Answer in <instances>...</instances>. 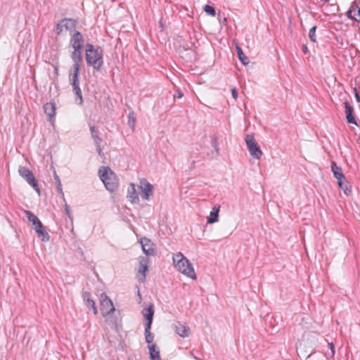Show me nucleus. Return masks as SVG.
Listing matches in <instances>:
<instances>
[{"label": "nucleus", "mask_w": 360, "mask_h": 360, "mask_svg": "<svg viewBox=\"0 0 360 360\" xmlns=\"http://www.w3.org/2000/svg\"><path fill=\"white\" fill-rule=\"evenodd\" d=\"M85 58L88 65L93 66L94 70L100 71L103 64V50L101 47H95L91 44H86Z\"/></svg>", "instance_id": "1"}, {"label": "nucleus", "mask_w": 360, "mask_h": 360, "mask_svg": "<svg viewBox=\"0 0 360 360\" xmlns=\"http://www.w3.org/2000/svg\"><path fill=\"white\" fill-rule=\"evenodd\" d=\"M172 260L174 266L179 272L192 279H196V274L193 265L181 252H177L174 255Z\"/></svg>", "instance_id": "2"}, {"label": "nucleus", "mask_w": 360, "mask_h": 360, "mask_svg": "<svg viewBox=\"0 0 360 360\" xmlns=\"http://www.w3.org/2000/svg\"><path fill=\"white\" fill-rule=\"evenodd\" d=\"M98 174L107 190L113 192L117 188L118 180L109 167H101L98 169Z\"/></svg>", "instance_id": "3"}, {"label": "nucleus", "mask_w": 360, "mask_h": 360, "mask_svg": "<svg viewBox=\"0 0 360 360\" xmlns=\"http://www.w3.org/2000/svg\"><path fill=\"white\" fill-rule=\"evenodd\" d=\"M84 39L82 34L77 30L70 32V44L73 49L70 57L75 58H82V50L84 46Z\"/></svg>", "instance_id": "4"}, {"label": "nucleus", "mask_w": 360, "mask_h": 360, "mask_svg": "<svg viewBox=\"0 0 360 360\" xmlns=\"http://www.w3.org/2000/svg\"><path fill=\"white\" fill-rule=\"evenodd\" d=\"M25 213L28 220L32 223L33 229L37 234V236L42 241H49L50 238L49 235L44 229V227L39 218L30 210H25Z\"/></svg>", "instance_id": "5"}, {"label": "nucleus", "mask_w": 360, "mask_h": 360, "mask_svg": "<svg viewBox=\"0 0 360 360\" xmlns=\"http://www.w3.org/2000/svg\"><path fill=\"white\" fill-rule=\"evenodd\" d=\"M245 141L251 156L257 160L260 159L263 155V153L259 146L257 145L254 135L252 134H247L245 136Z\"/></svg>", "instance_id": "6"}, {"label": "nucleus", "mask_w": 360, "mask_h": 360, "mask_svg": "<svg viewBox=\"0 0 360 360\" xmlns=\"http://www.w3.org/2000/svg\"><path fill=\"white\" fill-rule=\"evenodd\" d=\"M101 311L103 316H108L115 311V309L112 300L105 293L101 295Z\"/></svg>", "instance_id": "7"}, {"label": "nucleus", "mask_w": 360, "mask_h": 360, "mask_svg": "<svg viewBox=\"0 0 360 360\" xmlns=\"http://www.w3.org/2000/svg\"><path fill=\"white\" fill-rule=\"evenodd\" d=\"M19 174L26 180V181L34 188V189L39 193L38 188V184L35 179L33 173L29 169L25 167L20 166L18 169Z\"/></svg>", "instance_id": "8"}, {"label": "nucleus", "mask_w": 360, "mask_h": 360, "mask_svg": "<svg viewBox=\"0 0 360 360\" xmlns=\"http://www.w3.org/2000/svg\"><path fill=\"white\" fill-rule=\"evenodd\" d=\"M138 186L141 191L142 198L146 200H149L153 194V186L146 179H141Z\"/></svg>", "instance_id": "9"}, {"label": "nucleus", "mask_w": 360, "mask_h": 360, "mask_svg": "<svg viewBox=\"0 0 360 360\" xmlns=\"http://www.w3.org/2000/svg\"><path fill=\"white\" fill-rule=\"evenodd\" d=\"M148 259L145 257H140L139 261V274L137 279L139 282L144 283L146 281V273L148 269Z\"/></svg>", "instance_id": "10"}, {"label": "nucleus", "mask_w": 360, "mask_h": 360, "mask_svg": "<svg viewBox=\"0 0 360 360\" xmlns=\"http://www.w3.org/2000/svg\"><path fill=\"white\" fill-rule=\"evenodd\" d=\"M73 61L72 67L69 70V80L70 79H79L80 72V64L82 58H71Z\"/></svg>", "instance_id": "11"}, {"label": "nucleus", "mask_w": 360, "mask_h": 360, "mask_svg": "<svg viewBox=\"0 0 360 360\" xmlns=\"http://www.w3.org/2000/svg\"><path fill=\"white\" fill-rule=\"evenodd\" d=\"M143 252L147 256H153L155 255V249L153 248V243L152 241L147 238H142L140 240Z\"/></svg>", "instance_id": "12"}, {"label": "nucleus", "mask_w": 360, "mask_h": 360, "mask_svg": "<svg viewBox=\"0 0 360 360\" xmlns=\"http://www.w3.org/2000/svg\"><path fill=\"white\" fill-rule=\"evenodd\" d=\"M173 328L175 330L176 333L182 338L188 337L191 333L189 327L181 323L180 322L174 323L173 325Z\"/></svg>", "instance_id": "13"}, {"label": "nucleus", "mask_w": 360, "mask_h": 360, "mask_svg": "<svg viewBox=\"0 0 360 360\" xmlns=\"http://www.w3.org/2000/svg\"><path fill=\"white\" fill-rule=\"evenodd\" d=\"M44 111L50 122H53L56 114V104L53 102L46 103L44 105Z\"/></svg>", "instance_id": "14"}, {"label": "nucleus", "mask_w": 360, "mask_h": 360, "mask_svg": "<svg viewBox=\"0 0 360 360\" xmlns=\"http://www.w3.org/2000/svg\"><path fill=\"white\" fill-rule=\"evenodd\" d=\"M345 108L346 120L349 124L357 125L355 117L353 115L354 108L351 106L347 101L344 103Z\"/></svg>", "instance_id": "15"}, {"label": "nucleus", "mask_w": 360, "mask_h": 360, "mask_svg": "<svg viewBox=\"0 0 360 360\" xmlns=\"http://www.w3.org/2000/svg\"><path fill=\"white\" fill-rule=\"evenodd\" d=\"M70 83L72 87V91L75 92L77 99H79V104L83 103L82 93L79 87V79H70Z\"/></svg>", "instance_id": "16"}, {"label": "nucleus", "mask_w": 360, "mask_h": 360, "mask_svg": "<svg viewBox=\"0 0 360 360\" xmlns=\"http://www.w3.org/2000/svg\"><path fill=\"white\" fill-rule=\"evenodd\" d=\"M127 198L131 203H138L139 202V195L134 183L130 184L128 188Z\"/></svg>", "instance_id": "17"}, {"label": "nucleus", "mask_w": 360, "mask_h": 360, "mask_svg": "<svg viewBox=\"0 0 360 360\" xmlns=\"http://www.w3.org/2000/svg\"><path fill=\"white\" fill-rule=\"evenodd\" d=\"M220 210V205H215L213 207L212 211L210 212V216L207 218L208 224H214L219 221V212Z\"/></svg>", "instance_id": "18"}, {"label": "nucleus", "mask_w": 360, "mask_h": 360, "mask_svg": "<svg viewBox=\"0 0 360 360\" xmlns=\"http://www.w3.org/2000/svg\"><path fill=\"white\" fill-rule=\"evenodd\" d=\"M331 170L333 172V176L338 181L345 179V177L342 173V168L338 166L335 162H331Z\"/></svg>", "instance_id": "19"}, {"label": "nucleus", "mask_w": 360, "mask_h": 360, "mask_svg": "<svg viewBox=\"0 0 360 360\" xmlns=\"http://www.w3.org/2000/svg\"><path fill=\"white\" fill-rule=\"evenodd\" d=\"M149 349L150 358L151 360H161L160 355V350L157 347L156 345H148Z\"/></svg>", "instance_id": "20"}, {"label": "nucleus", "mask_w": 360, "mask_h": 360, "mask_svg": "<svg viewBox=\"0 0 360 360\" xmlns=\"http://www.w3.org/2000/svg\"><path fill=\"white\" fill-rule=\"evenodd\" d=\"M63 25V30H70V32L75 30L76 21L70 18H64L62 20Z\"/></svg>", "instance_id": "21"}, {"label": "nucleus", "mask_w": 360, "mask_h": 360, "mask_svg": "<svg viewBox=\"0 0 360 360\" xmlns=\"http://www.w3.org/2000/svg\"><path fill=\"white\" fill-rule=\"evenodd\" d=\"M142 314L146 321L153 320L154 316L153 304H150L147 308H144L142 311Z\"/></svg>", "instance_id": "22"}, {"label": "nucleus", "mask_w": 360, "mask_h": 360, "mask_svg": "<svg viewBox=\"0 0 360 360\" xmlns=\"http://www.w3.org/2000/svg\"><path fill=\"white\" fill-rule=\"evenodd\" d=\"M338 184L339 188L340 189L343 190L344 193L347 195H349L351 193L352 191L350 188H349L348 182L345 179L338 180Z\"/></svg>", "instance_id": "23"}, {"label": "nucleus", "mask_w": 360, "mask_h": 360, "mask_svg": "<svg viewBox=\"0 0 360 360\" xmlns=\"http://www.w3.org/2000/svg\"><path fill=\"white\" fill-rule=\"evenodd\" d=\"M352 10H354V12L356 13L354 15H357L355 20L360 22V1L355 0L352 3Z\"/></svg>", "instance_id": "24"}, {"label": "nucleus", "mask_w": 360, "mask_h": 360, "mask_svg": "<svg viewBox=\"0 0 360 360\" xmlns=\"http://www.w3.org/2000/svg\"><path fill=\"white\" fill-rule=\"evenodd\" d=\"M236 51L238 56L241 61V63L246 65L249 63V59L243 53V50L239 46H236Z\"/></svg>", "instance_id": "25"}, {"label": "nucleus", "mask_w": 360, "mask_h": 360, "mask_svg": "<svg viewBox=\"0 0 360 360\" xmlns=\"http://www.w3.org/2000/svg\"><path fill=\"white\" fill-rule=\"evenodd\" d=\"M211 145L214 148L217 155H219V143L217 141V137L216 135H214L212 136Z\"/></svg>", "instance_id": "26"}, {"label": "nucleus", "mask_w": 360, "mask_h": 360, "mask_svg": "<svg viewBox=\"0 0 360 360\" xmlns=\"http://www.w3.org/2000/svg\"><path fill=\"white\" fill-rule=\"evenodd\" d=\"M94 144L96 146V150H97L98 154L100 156H102L103 155V153H102V149H101V142H102V139L100 137L95 138V139H94Z\"/></svg>", "instance_id": "27"}, {"label": "nucleus", "mask_w": 360, "mask_h": 360, "mask_svg": "<svg viewBox=\"0 0 360 360\" xmlns=\"http://www.w3.org/2000/svg\"><path fill=\"white\" fill-rule=\"evenodd\" d=\"M53 177H54V180H55V182L56 184V186H57V190H58V193H60V194H63V188H62V184H61V181H60V177L56 173V172H54Z\"/></svg>", "instance_id": "28"}, {"label": "nucleus", "mask_w": 360, "mask_h": 360, "mask_svg": "<svg viewBox=\"0 0 360 360\" xmlns=\"http://www.w3.org/2000/svg\"><path fill=\"white\" fill-rule=\"evenodd\" d=\"M204 11L209 15L215 16V15H216V11H215L214 8L210 5H206L204 8Z\"/></svg>", "instance_id": "29"}, {"label": "nucleus", "mask_w": 360, "mask_h": 360, "mask_svg": "<svg viewBox=\"0 0 360 360\" xmlns=\"http://www.w3.org/2000/svg\"><path fill=\"white\" fill-rule=\"evenodd\" d=\"M85 303H86V307L88 308L93 309L94 314L95 315L97 314L98 310H97V308L96 307L95 302H94V301L92 299H91L90 300L87 301Z\"/></svg>", "instance_id": "30"}, {"label": "nucleus", "mask_w": 360, "mask_h": 360, "mask_svg": "<svg viewBox=\"0 0 360 360\" xmlns=\"http://www.w3.org/2000/svg\"><path fill=\"white\" fill-rule=\"evenodd\" d=\"M316 30V26L314 25L309 31V37L312 42L316 41V34H315Z\"/></svg>", "instance_id": "31"}, {"label": "nucleus", "mask_w": 360, "mask_h": 360, "mask_svg": "<svg viewBox=\"0 0 360 360\" xmlns=\"http://www.w3.org/2000/svg\"><path fill=\"white\" fill-rule=\"evenodd\" d=\"M154 335L151 333V332L145 333V339L146 342L148 343V345H153L152 342L153 340Z\"/></svg>", "instance_id": "32"}, {"label": "nucleus", "mask_w": 360, "mask_h": 360, "mask_svg": "<svg viewBox=\"0 0 360 360\" xmlns=\"http://www.w3.org/2000/svg\"><path fill=\"white\" fill-rule=\"evenodd\" d=\"M90 131L93 139L99 137V131L94 126L90 127Z\"/></svg>", "instance_id": "33"}, {"label": "nucleus", "mask_w": 360, "mask_h": 360, "mask_svg": "<svg viewBox=\"0 0 360 360\" xmlns=\"http://www.w3.org/2000/svg\"><path fill=\"white\" fill-rule=\"evenodd\" d=\"M128 123L131 127H134L135 123V117L134 112H130L128 116Z\"/></svg>", "instance_id": "34"}, {"label": "nucleus", "mask_w": 360, "mask_h": 360, "mask_svg": "<svg viewBox=\"0 0 360 360\" xmlns=\"http://www.w3.org/2000/svg\"><path fill=\"white\" fill-rule=\"evenodd\" d=\"M352 12H354V10H352V5L350 6L349 8L346 12V16L347 18L350 20H355L356 18H355V15H352Z\"/></svg>", "instance_id": "35"}, {"label": "nucleus", "mask_w": 360, "mask_h": 360, "mask_svg": "<svg viewBox=\"0 0 360 360\" xmlns=\"http://www.w3.org/2000/svg\"><path fill=\"white\" fill-rule=\"evenodd\" d=\"M65 212L66 214H68V217L72 220L73 219V214L71 212V210H70V206L68 205V204H65Z\"/></svg>", "instance_id": "36"}, {"label": "nucleus", "mask_w": 360, "mask_h": 360, "mask_svg": "<svg viewBox=\"0 0 360 360\" xmlns=\"http://www.w3.org/2000/svg\"><path fill=\"white\" fill-rule=\"evenodd\" d=\"M56 32L58 34H60L63 32V25L62 20L57 24Z\"/></svg>", "instance_id": "37"}, {"label": "nucleus", "mask_w": 360, "mask_h": 360, "mask_svg": "<svg viewBox=\"0 0 360 360\" xmlns=\"http://www.w3.org/2000/svg\"><path fill=\"white\" fill-rule=\"evenodd\" d=\"M152 323H153V320L147 321V323H146V326H145V333L150 332Z\"/></svg>", "instance_id": "38"}, {"label": "nucleus", "mask_w": 360, "mask_h": 360, "mask_svg": "<svg viewBox=\"0 0 360 360\" xmlns=\"http://www.w3.org/2000/svg\"><path fill=\"white\" fill-rule=\"evenodd\" d=\"M84 301L86 302L87 301L90 300L91 298V293L89 292H84L82 295Z\"/></svg>", "instance_id": "39"}, {"label": "nucleus", "mask_w": 360, "mask_h": 360, "mask_svg": "<svg viewBox=\"0 0 360 360\" xmlns=\"http://www.w3.org/2000/svg\"><path fill=\"white\" fill-rule=\"evenodd\" d=\"M184 96L183 93L181 91H177L174 95V98H181Z\"/></svg>", "instance_id": "40"}, {"label": "nucleus", "mask_w": 360, "mask_h": 360, "mask_svg": "<svg viewBox=\"0 0 360 360\" xmlns=\"http://www.w3.org/2000/svg\"><path fill=\"white\" fill-rule=\"evenodd\" d=\"M328 346L329 347V348L331 350V354H330V356H333L334 354H335V349H334V345L332 342L330 343H328Z\"/></svg>", "instance_id": "41"}, {"label": "nucleus", "mask_w": 360, "mask_h": 360, "mask_svg": "<svg viewBox=\"0 0 360 360\" xmlns=\"http://www.w3.org/2000/svg\"><path fill=\"white\" fill-rule=\"evenodd\" d=\"M231 94H232V96L233 97V98L234 99H237V98H238V93H237V91H236V89L235 88L232 89Z\"/></svg>", "instance_id": "42"}, {"label": "nucleus", "mask_w": 360, "mask_h": 360, "mask_svg": "<svg viewBox=\"0 0 360 360\" xmlns=\"http://www.w3.org/2000/svg\"><path fill=\"white\" fill-rule=\"evenodd\" d=\"M355 98L357 102H360V96L358 94L356 91L355 90Z\"/></svg>", "instance_id": "43"}, {"label": "nucleus", "mask_w": 360, "mask_h": 360, "mask_svg": "<svg viewBox=\"0 0 360 360\" xmlns=\"http://www.w3.org/2000/svg\"><path fill=\"white\" fill-rule=\"evenodd\" d=\"M302 49H303V52H304V53H307L308 52V48L307 47V46H306V45H304V46H303Z\"/></svg>", "instance_id": "44"}, {"label": "nucleus", "mask_w": 360, "mask_h": 360, "mask_svg": "<svg viewBox=\"0 0 360 360\" xmlns=\"http://www.w3.org/2000/svg\"><path fill=\"white\" fill-rule=\"evenodd\" d=\"M137 294H138L139 297L141 298L140 291H139V288H138V290H137Z\"/></svg>", "instance_id": "45"}, {"label": "nucleus", "mask_w": 360, "mask_h": 360, "mask_svg": "<svg viewBox=\"0 0 360 360\" xmlns=\"http://www.w3.org/2000/svg\"><path fill=\"white\" fill-rule=\"evenodd\" d=\"M128 360H133V359H129Z\"/></svg>", "instance_id": "46"}]
</instances>
